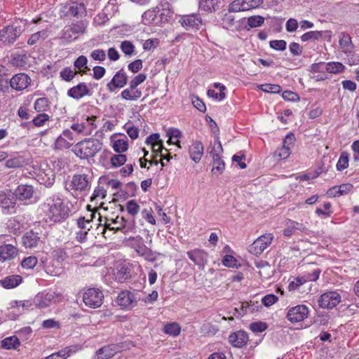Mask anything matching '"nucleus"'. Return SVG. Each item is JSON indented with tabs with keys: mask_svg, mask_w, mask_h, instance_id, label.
Returning <instances> with one entry per match:
<instances>
[{
	"mask_svg": "<svg viewBox=\"0 0 359 359\" xmlns=\"http://www.w3.org/2000/svg\"><path fill=\"white\" fill-rule=\"evenodd\" d=\"M180 22L186 29H198L202 25V20L197 15L190 14L183 15L180 20Z\"/></svg>",
	"mask_w": 359,
	"mask_h": 359,
	"instance_id": "nucleus-22",
	"label": "nucleus"
},
{
	"mask_svg": "<svg viewBox=\"0 0 359 359\" xmlns=\"http://www.w3.org/2000/svg\"><path fill=\"white\" fill-rule=\"evenodd\" d=\"M120 348L117 345L111 344L104 346L96 351L97 359H108L113 357Z\"/></svg>",
	"mask_w": 359,
	"mask_h": 359,
	"instance_id": "nucleus-28",
	"label": "nucleus"
},
{
	"mask_svg": "<svg viewBox=\"0 0 359 359\" xmlns=\"http://www.w3.org/2000/svg\"><path fill=\"white\" fill-rule=\"evenodd\" d=\"M264 22V18L260 15H253L248 18V25L250 28L260 27Z\"/></svg>",
	"mask_w": 359,
	"mask_h": 359,
	"instance_id": "nucleus-59",
	"label": "nucleus"
},
{
	"mask_svg": "<svg viewBox=\"0 0 359 359\" xmlns=\"http://www.w3.org/2000/svg\"><path fill=\"white\" fill-rule=\"evenodd\" d=\"M50 31L48 29H43L32 34L29 39L27 43L30 46L34 45L39 41H43L46 39L49 35Z\"/></svg>",
	"mask_w": 359,
	"mask_h": 359,
	"instance_id": "nucleus-39",
	"label": "nucleus"
},
{
	"mask_svg": "<svg viewBox=\"0 0 359 359\" xmlns=\"http://www.w3.org/2000/svg\"><path fill=\"white\" fill-rule=\"evenodd\" d=\"M61 13L64 15L82 17L86 13V8L83 3L70 2L62 6Z\"/></svg>",
	"mask_w": 359,
	"mask_h": 359,
	"instance_id": "nucleus-15",
	"label": "nucleus"
},
{
	"mask_svg": "<svg viewBox=\"0 0 359 359\" xmlns=\"http://www.w3.org/2000/svg\"><path fill=\"white\" fill-rule=\"evenodd\" d=\"M88 59L84 55L79 56L74 62V66L76 69H78L77 73L81 74H86L87 71L90 70V68L87 66Z\"/></svg>",
	"mask_w": 359,
	"mask_h": 359,
	"instance_id": "nucleus-40",
	"label": "nucleus"
},
{
	"mask_svg": "<svg viewBox=\"0 0 359 359\" xmlns=\"http://www.w3.org/2000/svg\"><path fill=\"white\" fill-rule=\"evenodd\" d=\"M50 102L46 97L38 98L34 102V109L38 112L46 111L50 107Z\"/></svg>",
	"mask_w": 359,
	"mask_h": 359,
	"instance_id": "nucleus-49",
	"label": "nucleus"
},
{
	"mask_svg": "<svg viewBox=\"0 0 359 359\" xmlns=\"http://www.w3.org/2000/svg\"><path fill=\"white\" fill-rule=\"evenodd\" d=\"M273 239L272 233H268L258 237L249 247V252L255 255H261L271 243Z\"/></svg>",
	"mask_w": 359,
	"mask_h": 359,
	"instance_id": "nucleus-8",
	"label": "nucleus"
},
{
	"mask_svg": "<svg viewBox=\"0 0 359 359\" xmlns=\"http://www.w3.org/2000/svg\"><path fill=\"white\" fill-rule=\"evenodd\" d=\"M96 118L97 117L95 116H87L81 121V123L85 126L84 129L86 131V135H90L97 128V126L95 123Z\"/></svg>",
	"mask_w": 359,
	"mask_h": 359,
	"instance_id": "nucleus-45",
	"label": "nucleus"
},
{
	"mask_svg": "<svg viewBox=\"0 0 359 359\" xmlns=\"http://www.w3.org/2000/svg\"><path fill=\"white\" fill-rule=\"evenodd\" d=\"M231 13L228 11V13H225L222 17V25L226 29L231 28L234 24L235 17Z\"/></svg>",
	"mask_w": 359,
	"mask_h": 359,
	"instance_id": "nucleus-57",
	"label": "nucleus"
},
{
	"mask_svg": "<svg viewBox=\"0 0 359 359\" xmlns=\"http://www.w3.org/2000/svg\"><path fill=\"white\" fill-rule=\"evenodd\" d=\"M22 243L26 248L32 249L36 248L41 243V240L38 233L29 231L22 237Z\"/></svg>",
	"mask_w": 359,
	"mask_h": 359,
	"instance_id": "nucleus-24",
	"label": "nucleus"
},
{
	"mask_svg": "<svg viewBox=\"0 0 359 359\" xmlns=\"http://www.w3.org/2000/svg\"><path fill=\"white\" fill-rule=\"evenodd\" d=\"M137 294L123 290L118 294L116 303L121 309L130 310L137 305Z\"/></svg>",
	"mask_w": 359,
	"mask_h": 359,
	"instance_id": "nucleus-10",
	"label": "nucleus"
},
{
	"mask_svg": "<svg viewBox=\"0 0 359 359\" xmlns=\"http://www.w3.org/2000/svg\"><path fill=\"white\" fill-rule=\"evenodd\" d=\"M158 9V25L168 22L172 18L173 11L168 6V1L162 3L160 6L156 7Z\"/></svg>",
	"mask_w": 359,
	"mask_h": 359,
	"instance_id": "nucleus-20",
	"label": "nucleus"
},
{
	"mask_svg": "<svg viewBox=\"0 0 359 359\" xmlns=\"http://www.w3.org/2000/svg\"><path fill=\"white\" fill-rule=\"evenodd\" d=\"M341 297L337 291H329L320 295L318 299L319 306L323 309H333L341 302Z\"/></svg>",
	"mask_w": 359,
	"mask_h": 359,
	"instance_id": "nucleus-13",
	"label": "nucleus"
},
{
	"mask_svg": "<svg viewBox=\"0 0 359 359\" xmlns=\"http://www.w3.org/2000/svg\"><path fill=\"white\" fill-rule=\"evenodd\" d=\"M18 249L12 243L0 245V262L11 261L17 257Z\"/></svg>",
	"mask_w": 359,
	"mask_h": 359,
	"instance_id": "nucleus-21",
	"label": "nucleus"
},
{
	"mask_svg": "<svg viewBox=\"0 0 359 359\" xmlns=\"http://www.w3.org/2000/svg\"><path fill=\"white\" fill-rule=\"evenodd\" d=\"M116 134L114 135L111 137V142L112 144V148L117 153H123L128 149V141L126 136H123V138L116 139Z\"/></svg>",
	"mask_w": 359,
	"mask_h": 359,
	"instance_id": "nucleus-30",
	"label": "nucleus"
},
{
	"mask_svg": "<svg viewBox=\"0 0 359 359\" xmlns=\"http://www.w3.org/2000/svg\"><path fill=\"white\" fill-rule=\"evenodd\" d=\"M26 164L25 158L22 156H18L6 161V167L8 168H18Z\"/></svg>",
	"mask_w": 359,
	"mask_h": 359,
	"instance_id": "nucleus-44",
	"label": "nucleus"
},
{
	"mask_svg": "<svg viewBox=\"0 0 359 359\" xmlns=\"http://www.w3.org/2000/svg\"><path fill=\"white\" fill-rule=\"evenodd\" d=\"M325 69L329 73L339 74L344 71L345 66L339 62H330L326 64Z\"/></svg>",
	"mask_w": 359,
	"mask_h": 359,
	"instance_id": "nucleus-46",
	"label": "nucleus"
},
{
	"mask_svg": "<svg viewBox=\"0 0 359 359\" xmlns=\"http://www.w3.org/2000/svg\"><path fill=\"white\" fill-rule=\"evenodd\" d=\"M104 294L101 290L96 288H89L83 294L84 304L90 307L96 309L103 303Z\"/></svg>",
	"mask_w": 359,
	"mask_h": 359,
	"instance_id": "nucleus-6",
	"label": "nucleus"
},
{
	"mask_svg": "<svg viewBox=\"0 0 359 359\" xmlns=\"http://www.w3.org/2000/svg\"><path fill=\"white\" fill-rule=\"evenodd\" d=\"M62 300V295L56 291L40 292L34 299V304L39 308H46Z\"/></svg>",
	"mask_w": 359,
	"mask_h": 359,
	"instance_id": "nucleus-4",
	"label": "nucleus"
},
{
	"mask_svg": "<svg viewBox=\"0 0 359 359\" xmlns=\"http://www.w3.org/2000/svg\"><path fill=\"white\" fill-rule=\"evenodd\" d=\"M120 48L126 55H132L135 50V46L129 41H124L121 43Z\"/></svg>",
	"mask_w": 359,
	"mask_h": 359,
	"instance_id": "nucleus-62",
	"label": "nucleus"
},
{
	"mask_svg": "<svg viewBox=\"0 0 359 359\" xmlns=\"http://www.w3.org/2000/svg\"><path fill=\"white\" fill-rule=\"evenodd\" d=\"M76 225L75 238L79 243H84L87 241L89 231L93 228V220L81 217L76 220Z\"/></svg>",
	"mask_w": 359,
	"mask_h": 359,
	"instance_id": "nucleus-7",
	"label": "nucleus"
},
{
	"mask_svg": "<svg viewBox=\"0 0 359 359\" xmlns=\"http://www.w3.org/2000/svg\"><path fill=\"white\" fill-rule=\"evenodd\" d=\"M331 207H332V205L330 202L325 203L323 204L324 210H323L320 208H316L315 212L316 215H318V216H320L323 218L330 217L332 214V211L330 210Z\"/></svg>",
	"mask_w": 359,
	"mask_h": 359,
	"instance_id": "nucleus-56",
	"label": "nucleus"
},
{
	"mask_svg": "<svg viewBox=\"0 0 359 359\" xmlns=\"http://www.w3.org/2000/svg\"><path fill=\"white\" fill-rule=\"evenodd\" d=\"M14 204V197L11 193L0 192V205L2 208L9 209L13 208Z\"/></svg>",
	"mask_w": 359,
	"mask_h": 359,
	"instance_id": "nucleus-41",
	"label": "nucleus"
},
{
	"mask_svg": "<svg viewBox=\"0 0 359 359\" xmlns=\"http://www.w3.org/2000/svg\"><path fill=\"white\" fill-rule=\"evenodd\" d=\"M26 25V21L21 20L20 23L8 25L0 31V40L5 43H13L20 36Z\"/></svg>",
	"mask_w": 359,
	"mask_h": 359,
	"instance_id": "nucleus-3",
	"label": "nucleus"
},
{
	"mask_svg": "<svg viewBox=\"0 0 359 359\" xmlns=\"http://www.w3.org/2000/svg\"><path fill=\"white\" fill-rule=\"evenodd\" d=\"M91 92L88 85L81 82L69 88L67 91V95L74 100H80L86 95H90Z\"/></svg>",
	"mask_w": 359,
	"mask_h": 359,
	"instance_id": "nucleus-18",
	"label": "nucleus"
},
{
	"mask_svg": "<svg viewBox=\"0 0 359 359\" xmlns=\"http://www.w3.org/2000/svg\"><path fill=\"white\" fill-rule=\"evenodd\" d=\"M128 245L133 248L140 255L146 245L143 243L142 238L140 236L130 237L128 240Z\"/></svg>",
	"mask_w": 359,
	"mask_h": 359,
	"instance_id": "nucleus-38",
	"label": "nucleus"
},
{
	"mask_svg": "<svg viewBox=\"0 0 359 359\" xmlns=\"http://www.w3.org/2000/svg\"><path fill=\"white\" fill-rule=\"evenodd\" d=\"M347 58V63L352 66L359 65V55L355 53L354 50L351 51V53H345Z\"/></svg>",
	"mask_w": 359,
	"mask_h": 359,
	"instance_id": "nucleus-64",
	"label": "nucleus"
},
{
	"mask_svg": "<svg viewBox=\"0 0 359 359\" xmlns=\"http://www.w3.org/2000/svg\"><path fill=\"white\" fill-rule=\"evenodd\" d=\"M219 0H200L199 9L207 13H212L219 8Z\"/></svg>",
	"mask_w": 359,
	"mask_h": 359,
	"instance_id": "nucleus-37",
	"label": "nucleus"
},
{
	"mask_svg": "<svg viewBox=\"0 0 359 359\" xmlns=\"http://www.w3.org/2000/svg\"><path fill=\"white\" fill-rule=\"evenodd\" d=\"M41 209L46 221L53 223L65 220L70 214L68 202L58 194L48 196L41 203Z\"/></svg>",
	"mask_w": 359,
	"mask_h": 359,
	"instance_id": "nucleus-1",
	"label": "nucleus"
},
{
	"mask_svg": "<svg viewBox=\"0 0 359 359\" xmlns=\"http://www.w3.org/2000/svg\"><path fill=\"white\" fill-rule=\"evenodd\" d=\"M38 263V259L35 256H29L24 258L21 262V266L25 269H34Z\"/></svg>",
	"mask_w": 359,
	"mask_h": 359,
	"instance_id": "nucleus-52",
	"label": "nucleus"
},
{
	"mask_svg": "<svg viewBox=\"0 0 359 359\" xmlns=\"http://www.w3.org/2000/svg\"><path fill=\"white\" fill-rule=\"evenodd\" d=\"M181 328L176 323H168L164 326L163 331L165 334L171 336H177L180 333Z\"/></svg>",
	"mask_w": 359,
	"mask_h": 359,
	"instance_id": "nucleus-50",
	"label": "nucleus"
},
{
	"mask_svg": "<svg viewBox=\"0 0 359 359\" xmlns=\"http://www.w3.org/2000/svg\"><path fill=\"white\" fill-rule=\"evenodd\" d=\"M223 152V149L220 141L217 139L215 141L211 147L210 154L212 156L213 161V166L212 172L216 175L222 173L225 168L224 161L222 159L221 154Z\"/></svg>",
	"mask_w": 359,
	"mask_h": 359,
	"instance_id": "nucleus-5",
	"label": "nucleus"
},
{
	"mask_svg": "<svg viewBox=\"0 0 359 359\" xmlns=\"http://www.w3.org/2000/svg\"><path fill=\"white\" fill-rule=\"evenodd\" d=\"M307 283L304 276H298L290 280L287 286L289 291L299 290L300 287Z\"/></svg>",
	"mask_w": 359,
	"mask_h": 359,
	"instance_id": "nucleus-47",
	"label": "nucleus"
},
{
	"mask_svg": "<svg viewBox=\"0 0 359 359\" xmlns=\"http://www.w3.org/2000/svg\"><path fill=\"white\" fill-rule=\"evenodd\" d=\"M167 135L169 137L168 142L177 145L179 148L181 147L179 139L182 136V132L177 128H170L167 131Z\"/></svg>",
	"mask_w": 359,
	"mask_h": 359,
	"instance_id": "nucleus-42",
	"label": "nucleus"
},
{
	"mask_svg": "<svg viewBox=\"0 0 359 359\" xmlns=\"http://www.w3.org/2000/svg\"><path fill=\"white\" fill-rule=\"evenodd\" d=\"M306 228L303 224L299 223L295 221L289 220L287 222V227L284 230L283 234L285 236H290L292 234H294L296 232V231L303 232L306 231Z\"/></svg>",
	"mask_w": 359,
	"mask_h": 359,
	"instance_id": "nucleus-33",
	"label": "nucleus"
},
{
	"mask_svg": "<svg viewBox=\"0 0 359 359\" xmlns=\"http://www.w3.org/2000/svg\"><path fill=\"white\" fill-rule=\"evenodd\" d=\"M204 151V147L201 141H194L189 147V154L191 159L195 163H198Z\"/></svg>",
	"mask_w": 359,
	"mask_h": 359,
	"instance_id": "nucleus-25",
	"label": "nucleus"
},
{
	"mask_svg": "<svg viewBox=\"0 0 359 359\" xmlns=\"http://www.w3.org/2000/svg\"><path fill=\"white\" fill-rule=\"evenodd\" d=\"M126 156L119 153V154L113 155L110 161L112 167L117 168L123 165L126 162Z\"/></svg>",
	"mask_w": 359,
	"mask_h": 359,
	"instance_id": "nucleus-55",
	"label": "nucleus"
},
{
	"mask_svg": "<svg viewBox=\"0 0 359 359\" xmlns=\"http://www.w3.org/2000/svg\"><path fill=\"white\" fill-rule=\"evenodd\" d=\"M126 208L129 215L135 217L140 210V206L135 200H130L127 202Z\"/></svg>",
	"mask_w": 359,
	"mask_h": 359,
	"instance_id": "nucleus-54",
	"label": "nucleus"
},
{
	"mask_svg": "<svg viewBox=\"0 0 359 359\" xmlns=\"http://www.w3.org/2000/svg\"><path fill=\"white\" fill-rule=\"evenodd\" d=\"M34 189L32 186L27 184H21L15 190L16 197L21 201L27 200L32 197Z\"/></svg>",
	"mask_w": 359,
	"mask_h": 359,
	"instance_id": "nucleus-31",
	"label": "nucleus"
},
{
	"mask_svg": "<svg viewBox=\"0 0 359 359\" xmlns=\"http://www.w3.org/2000/svg\"><path fill=\"white\" fill-rule=\"evenodd\" d=\"M142 95L141 90H133L127 88L121 92V97L127 101H136L141 97Z\"/></svg>",
	"mask_w": 359,
	"mask_h": 359,
	"instance_id": "nucleus-36",
	"label": "nucleus"
},
{
	"mask_svg": "<svg viewBox=\"0 0 359 359\" xmlns=\"http://www.w3.org/2000/svg\"><path fill=\"white\" fill-rule=\"evenodd\" d=\"M339 45L341 51L345 53H351L354 50L355 46L352 42L351 36L345 32H341L339 35Z\"/></svg>",
	"mask_w": 359,
	"mask_h": 359,
	"instance_id": "nucleus-27",
	"label": "nucleus"
},
{
	"mask_svg": "<svg viewBox=\"0 0 359 359\" xmlns=\"http://www.w3.org/2000/svg\"><path fill=\"white\" fill-rule=\"evenodd\" d=\"M69 147V142L62 135L59 136L55 142V148L57 149H68Z\"/></svg>",
	"mask_w": 359,
	"mask_h": 359,
	"instance_id": "nucleus-63",
	"label": "nucleus"
},
{
	"mask_svg": "<svg viewBox=\"0 0 359 359\" xmlns=\"http://www.w3.org/2000/svg\"><path fill=\"white\" fill-rule=\"evenodd\" d=\"M264 0H233L229 5V12H242L256 8L262 5Z\"/></svg>",
	"mask_w": 359,
	"mask_h": 359,
	"instance_id": "nucleus-9",
	"label": "nucleus"
},
{
	"mask_svg": "<svg viewBox=\"0 0 359 359\" xmlns=\"http://www.w3.org/2000/svg\"><path fill=\"white\" fill-rule=\"evenodd\" d=\"M229 341L234 347L241 348L247 344L248 336L245 332L239 330L230 334Z\"/></svg>",
	"mask_w": 359,
	"mask_h": 359,
	"instance_id": "nucleus-26",
	"label": "nucleus"
},
{
	"mask_svg": "<svg viewBox=\"0 0 359 359\" xmlns=\"http://www.w3.org/2000/svg\"><path fill=\"white\" fill-rule=\"evenodd\" d=\"M20 345L19 339L15 335L6 337L1 341V348L6 350H17Z\"/></svg>",
	"mask_w": 359,
	"mask_h": 359,
	"instance_id": "nucleus-34",
	"label": "nucleus"
},
{
	"mask_svg": "<svg viewBox=\"0 0 359 359\" xmlns=\"http://www.w3.org/2000/svg\"><path fill=\"white\" fill-rule=\"evenodd\" d=\"M268 327V325L264 322H254L250 325V330L255 333H259L265 331Z\"/></svg>",
	"mask_w": 359,
	"mask_h": 359,
	"instance_id": "nucleus-60",
	"label": "nucleus"
},
{
	"mask_svg": "<svg viewBox=\"0 0 359 359\" xmlns=\"http://www.w3.org/2000/svg\"><path fill=\"white\" fill-rule=\"evenodd\" d=\"M77 72L72 69L71 67H65L60 71V77L62 80L69 82L73 80Z\"/></svg>",
	"mask_w": 359,
	"mask_h": 359,
	"instance_id": "nucleus-51",
	"label": "nucleus"
},
{
	"mask_svg": "<svg viewBox=\"0 0 359 359\" xmlns=\"http://www.w3.org/2000/svg\"><path fill=\"white\" fill-rule=\"evenodd\" d=\"M30 83V77L25 73L17 74L10 80L11 87L18 91L26 89Z\"/></svg>",
	"mask_w": 359,
	"mask_h": 359,
	"instance_id": "nucleus-16",
	"label": "nucleus"
},
{
	"mask_svg": "<svg viewBox=\"0 0 359 359\" xmlns=\"http://www.w3.org/2000/svg\"><path fill=\"white\" fill-rule=\"evenodd\" d=\"M102 147V143L93 138H86L76 143L72 151L76 156L81 159H89L94 157Z\"/></svg>",
	"mask_w": 359,
	"mask_h": 359,
	"instance_id": "nucleus-2",
	"label": "nucleus"
},
{
	"mask_svg": "<svg viewBox=\"0 0 359 359\" xmlns=\"http://www.w3.org/2000/svg\"><path fill=\"white\" fill-rule=\"evenodd\" d=\"M128 82V76L123 69L118 71L112 79L107 83V88L110 92H114L116 88L124 87Z\"/></svg>",
	"mask_w": 359,
	"mask_h": 359,
	"instance_id": "nucleus-17",
	"label": "nucleus"
},
{
	"mask_svg": "<svg viewBox=\"0 0 359 359\" xmlns=\"http://www.w3.org/2000/svg\"><path fill=\"white\" fill-rule=\"evenodd\" d=\"M22 278L19 275H11L0 280V285L6 289H13L22 283Z\"/></svg>",
	"mask_w": 359,
	"mask_h": 359,
	"instance_id": "nucleus-32",
	"label": "nucleus"
},
{
	"mask_svg": "<svg viewBox=\"0 0 359 359\" xmlns=\"http://www.w3.org/2000/svg\"><path fill=\"white\" fill-rule=\"evenodd\" d=\"M50 118L49 116L45 113L38 114L33 120V124L36 127L43 126Z\"/></svg>",
	"mask_w": 359,
	"mask_h": 359,
	"instance_id": "nucleus-61",
	"label": "nucleus"
},
{
	"mask_svg": "<svg viewBox=\"0 0 359 359\" xmlns=\"http://www.w3.org/2000/svg\"><path fill=\"white\" fill-rule=\"evenodd\" d=\"M349 154L346 151L341 153L339 160L336 165L338 171H342L348 167Z\"/></svg>",
	"mask_w": 359,
	"mask_h": 359,
	"instance_id": "nucleus-48",
	"label": "nucleus"
},
{
	"mask_svg": "<svg viewBox=\"0 0 359 359\" xmlns=\"http://www.w3.org/2000/svg\"><path fill=\"white\" fill-rule=\"evenodd\" d=\"M70 186L72 189L86 194L90 188V178L84 174L74 175Z\"/></svg>",
	"mask_w": 359,
	"mask_h": 359,
	"instance_id": "nucleus-14",
	"label": "nucleus"
},
{
	"mask_svg": "<svg viewBox=\"0 0 359 359\" xmlns=\"http://www.w3.org/2000/svg\"><path fill=\"white\" fill-rule=\"evenodd\" d=\"M309 312V308L306 305L299 304L289 308L286 317L292 323H299L308 317Z\"/></svg>",
	"mask_w": 359,
	"mask_h": 359,
	"instance_id": "nucleus-12",
	"label": "nucleus"
},
{
	"mask_svg": "<svg viewBox=\"0 0 359 359\" xmlns=\"http://www.w3.org/2000/svg\"><path fill=\"white\" fill-rule=\"evenodd\" d=\"M323 36L331 38V31H310L304 33L301 36V40L304 42L309 41H316L322 38Z\"/></svg>",
	"mask_w": 359,
	"mask_h": 359,
	"instance_id": "nucleus-29",
	"label": "nucleus"
},
{
	"mask_svg": "<svg viewBox=\"0 0 359 359\" xmlns=\"http://www.w3.org/2000/svg\"><path fill=\"white\" fill-rule=\"evenodd\" d=\"M113 225L115 226L116 230L122 231L123 233L132 232L135 229V221H127L123 217L117 216L114 219H111Z\"/></svg>",
	"mask_w": 359,
	"mask_h": 359,
	"instance_id": "nucleus-23",
	"label": "nucleus"
},
{
	"mask_svg": "<svg viewBox=\"0 0 359 359\" xmlns=\"http://www.w3.org/2000/svg\"><path fill=\"white\" fill-rule=\"evenodd\" d=\"M157 14L158 9L156 8L145 11L142 16V22L144 25H158V23H157Z\"/></svg>",
	"mask_w": 359,
	"mask_h": 359,
	"instance_id": "nucleus-35",
	"label": "nucleus"
},
{
	"mask_svg": "<svg viewBox=\"0 0 359 359\" xmlns=\"http://www.w3.org/2000/svg\"><path fill=\"white\" fill-rule=\"evenodd\" d=\"M258 88L261 90L269 93H279L281 91V87L279 85L276 84H261L258 86Z\"/></svg>",
	"mask_w": 359,
	"mask_h": 359,
	"instance_id": "nucleus-53",
	"label": "nucleus"
},
{
	"mask_svg": "<svg viewBox=\"0 0 359 359\" xmlns=\"http://www.w3.org/2000/svg\"><path fill=\"white\" fill-rule=\"evenodd\" d=\"M189 258L199 268L203 269L208 262V255L201 249H194L187 252Z\"/></svg>",
	"mask_w": 359,
	"mask_h": 359,
	"instance_id": "nucleus-19",
	"label": "nucleus"
},
{
	"mask_svg": "<svg viewBox=\"0 0 359 359\" xmlns=\"http://www.w3.org/2000/svg\"><path fill=\"white\" fill-rule=\"evenodd\" d=\"M97 230H102V234L105 238L111 237V231H113L112 234H114L116 231H118V230H116L115 226H114L111 222V219H107V221L104 225L100 224L97 226Z\"/></svg>",
	"mask_w": 359,
	"mask_h": 359,
	"instance_id": "nucleus-43",
	"label": "nucleus"
},
{
	"mask_svg": "<svg viewBox=\"0 0 359 359\" xmlns=\"http://www.w3.org/2000/svg\"><path fill=\"white\" fill-rule=\"evenodd\" d=\"M86 27L87 23L84 21H79L70 26L65 27L62 32L61 38L68 41H72L73 39H76V35L84 33Z\"/></svg>",
	"mask_w": 359,
	"mask_h": 359,
	"instance_id": "nucleus-11",
	"label": "nucleus"
},
{
	"mask_svg": "<svg viewBox=\"0 0 359 359\" xmlns=\"http://www.w3.org/2000/svg\"><path fill=\"white\" fill-rule=\"evenodd\" d=\"M12 64L16 67H24L27 64V56L25 54H15L12 57Z\"/></svg>",
	"mask_w": 359,
	"mask_h": 359,
	"instance_id": "nucleus-58",
	"label": "nucleus"
}]
</instances>
